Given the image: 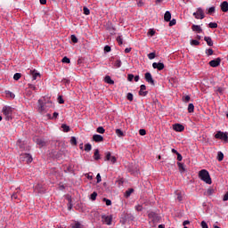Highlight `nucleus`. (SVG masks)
Instances as JSON below:
<instances>
[{"mask_svg":"<svg viewBox=\"0 0 228 228\" xmlns=\"http://www.w3.org/2000/svg\"><path fill=\"white\" fill-rule=\"evenodd\" d=\"M199 177L200 178L203 183H206V184H213V181L211 180V175H209V172L206 169H202L199 172Z\"/></svg>","mask_w":228,"mask_h":228,"instance_id":"f257e3e1","label":"nucleus"},{"mask_svg":"<svg viewBox=\"0 0 228 228\" xmlns=\"http://www.w3.org/2000/svg\"><path fill=\"white\" fill-rule=\"evenodd\" d=\"M14 109L10 106H4L2 109V113L5 117V120H12L13 118Z\"/></svg>","mask_w":228,"mask_h":228,"instance_id":"f03ea898","label":"nucleus"},{"mask_svg":"<svg viewBox=\"0 0 228 228\" xmlns=\"http://www.w3.org/2000/svg\"><path fill=\"white\" fill-rule=\"evenodd\" d=\"M52 106V102H48L47 103L44 104V102H42V100L38 101V111L41 113H45L47 111V108H51Z\"/></svg>","mask_w":228,"mask_h":228,"instance_id":"7ed1b4c3","label":"nucleus"},{"mask_svg":"<svg viewBox=\"0 0 228 228\" xmlns=\"http://www.w3.org/2000/svg\"><path fill=\"white\" fill-rule=\"evenodd\" d=\"M215 138L216 140H223L224 142H227V140H228V133L227 132L218 131L215 134Z\"/></svg>","mask_w":228,"mask_h":228,"instance_id":"20e7f679","label":"nucleus"},{"mask_svg":"<svg viewBox=\"0 0 228 228\" xmlns=\"http://www.w3.org/2000/svg\"><path fill=\"white\" fill-rule=\"evenodd\" d=\"M20 161H25L26 163H31L33 161V157L29 153H22L20 155Z\"/></svg>","mask_w":228,"mask_h":228,"instance_id":"39448f33","label":"nucleus"},{"mask_svg":"<svg viewBox=\"0 0 228 228\" xmlns=\"http://www.w3.org/2000/svg\"><path fill=\"white\" fill-rule=\"evenodd\" d=\"M193 16L195 17V19H200L202 20L204 19L206 16L204 15V10H202V8H198L197 12H193Z\"/></svg>","mask_w":228,"mask_h":228,"instance_id":"423d86ee","label":"nucleus"},{"mask_svg":"<svg viewBox=\"0 0 228 228\" xmlns=\"http://www.w3.org/2000/svg\"><path fill=\"white\" fill-rule=\"evenodd\" d=\"M105 161H110L112 164L117 163V158L115 156H111V152H106Z\"/></svg>","mask_w":228,"mask_h":228,"instance_id":"0eeeda50","label":"nucleus"},{"mask_svg":"<svg viewBox=\"0 0 228 228\" xmlns=\"http://www.w3.org/2000/svg\"><path fill=\"white\" fill-rule=\"evenodd\" d=\"M102 218L103 224H106V225H111V222L113 220V217H111V216H102Z\"/></svg>","mask_w":228,"mask_h":228,"instance_id":"6e6552de","label":"nucleus"},{"mask_svg":"<svg viewBox=\"0 0 228 228\" xmlns=\"http://www.w3.org/2000/svg\"><path fill=\"white\" fill-rule=\"evenodd\" d=\"M173 129L174 131H176L177 133H183V131H184V126L177 123L173 125Z\"/></svg>","mask_w":228,"mask_h":228,"instance_id":"1a4fd4ad","label":"nucleus"},{"mask_svg":"<svg viewBox=\"0 0 228 228\" xmlns=\"http://www.w3.org/2000/svg\"><path fill=\"white\" fill-rule=\"evenodd\" d=\"M144 77H145L147 83H149L150 85L154 86V78H152V75L151 74V72L145 73Z\"/></svg>","mask_w":228,"mask_h":228,"instance_id":"9d476101","label":"nucleus"},{"mask_svg":"<svg viewBox=\"0 0 228 228\" xmlns=\"http://www.w3.org/2000/svg\"><path fill=\"white\" fill-rule=\"evenodd\" d=\"M152 67L153 69H157V70H163L165 64H163V62H153Z\"/></svg>","mask_w":228,"mask_h":228,"instance_id":"9b49d317","label":"nucleus"},{"mask_svg":"<svg viewBox=\"0 0 228 228\" xmlns=\"http://www.w3.org/2000/svg\"><path fill=\"white\" fill-rule=\"evenodd\" d=\"M146 90H147V86H145V85H141L139 95L145 97V95H147V94H148V92Z\"/></svg>","mask_w":228,"mask_h":228,"instance_id":"f8f14e48","label":"nucleus"},{"mask_svg":"<svg viewBox=\"0 0 228 228\" xmlns=\"http://www.w3.org/2000/svg\"><path fill=\"white\" fill-rule=\"evenodd\" d=\"M30 75L32 76V81H37L40 77V72L37 71V69L30 70Z\"/></svg>","mask_w":228,"mask_h":228,"instance_id":"ddd939ff","label":"nucleus"},{"mask_svg":"<svg viewBox=\"0 0 228 228\" xmlns=\"http://www.w3.org/2000/svg\"><path fill=\"white\" fill-rule=\"evenodd\" d=\"M222 60L220 58H217L216 60H212L209 61V65L210 67H218V65H220Z\"/></svg>","mask_w":228,"mask_h":228,"instance_id":"4468645a","label":"nucleus"},{"mask_svg":"<svg viewBox=\"0 0 228 228\" xmlns=\"http://www.w3.org/2000/svg\"><path fill=\"white\" fill-rule=\"evenodd\" d=\"M220 6H221L222 12H224V13L228 12V3H227V1L223 2Z\"/></svg>","mask_w":228,"mask_h":228,"instance_id":"2eb2a0df","label":"nucleus"},{"mask_svg":"<svg viewBox=\"0 0 228 228\" xmlns=\"http://www.w3.org/2000/svg\"><path fill=\"white\" fill-rule=\"evenodd\" d=\"M93 140H94V142H103L104 137H102V135H101V134H94L93 136Z\"/></svg>","mask_w":228,"mask_h":228,"instance_id":"dca6fc26","label":"nucleus"},{"mask_svg":"<svg viewBox=\"0 0 228 228\" xmlns=\"http://www.w3.org/2000/svg\"><path fill=\"white\" fill-rule=\"evenodd\" d=\"M170 19H172V13H170L169 11H167L164 14V20H166V22H170Z\"/></svg>","mask_w":228,"mask_h":228,"instance_id":"f3484780","label":"nucleus"},{"mask_svg":"<svg viewBox=\"0 0 228 228\" xmlns=\"http://www.w3.org/2000/svg\"><path fill=\"white\" fill-rule=\"evenodd\" d=\"M35 141H36V143L39 145V147H44L45 145V142L43 141L42 138H36Z\"/></svg>","mask_w":228,"mask_h":228,"instance_id":"a211bd4d","label":"nucleus"},{"mask_svg":"<svg viewBox=\"0 0 228 228\" xmlns=\"http://www.w3.org/2000/svg\"><path fill=\"white\" fill-rule=\"evenodd\" d=\"M192 31L196 33H202V28L200 25H192Z\"/></svg>","mask_w":228,"mask_h":228,"instance_id":"6ab92c4d","label":"nucleus"},{"mask_svg":"<svg viewBox=\"0 0 228 228\" xmlns=\"http://www.w3.org/2000/svg\"><path fill=\"white\" fill-rule=\"evenodd\" d=\"M104 81L108 85H115V81H113V79H111V77H110V76H106L104 78Z\"/></svg>","mask_w":228,"mask_h":228,"instance_id":"aec40b11","label":"nucleus"},{"mask_svg":"<svg viewBox=\"0 0 228 228\" xmlns=\"http://www.w3.org/2000/svg\"><path fill=\"white\" fill-rule=\"evenodd\" d=\"M205 42H207L208 45H209V47H213V39H211L210 37H204Z\"/></svg>","mask_w":228,"mask_h":228,"instance_id":"412c9836","label":"nucleus"},{"mask_svg":"<svg viewBox=\"0 0 228 228\" xmlns=\"http://www.w3.org/2000/svg\"><path fill=\"white\" fill-rule=\"evenodd\" d=\"M114 67L116 69H120L122 67V61H120V59H117L114 62Z\"/></svg>","mask_w":228,"mask_h":228,"instance_id":"4be33fe9","label":"nucleus"},{"mask_svg":"<svg viewBox=\"0 0 228 228\" xmlns=\"http://www.w3.org/2000/svg\"><path fill=\"white\" fill-rule=\"evenodd\" d=\"M61 129L64 133H69V131H70V126L65 125V124H62L61 125Z\"/></svg>","mask_w":228,"mask_h":228,"instance_id":"5701e85b","label":"nucleus"},{"mask_svg":"<svg viewBox=\"0 0 228 228\" xmlns=\"http://www.w3.org/2000/svg\"><path fill=\"white\" fill-rule=\"evenodd\" d=\"M194 110H195V105H193V103H190L188 105V111H189V113H193Z\"/></svg>","mask_w":228,"mask_h":228,"instance_id":"b1692460","label":"nucleus"},{"mask_svg":"<svg viewBox=\"0 0 228 228\" xmlns=\"http://www.w3.org/2000/svg\"><path fill=\"white\" fill-rule=\"evenodd\" d=\"M96 133H99L100 134H104V133H106V130L104 129V127L99 126V127L96 129Z\"/></svg>","mask_w":228,"mask_h":228,"instance_id":"393cba45","label":"nucleus"},{"mask_svg":"<svg viewBox=\"0 0 228 228\" xmlns=\"http://www.w3.org/2000/svg\"><path fill=\"white\" fill-rule=\"evenodd\" d=\"M59 115H60V114H59L58 112H53V117H51V114H48L47 116H48V118H51L52 120H55V118H58Z\"/></svg>","mask_w":228,"mask_h":228,"instance_id":"a878e982","label":"nucleus"},{"mask_svg":"<svg viewBox=\"0 0 228 228\" xmlns=\"http://www.w3.org/2000/svg\"><path fill=\"white\" fill-rule=\"evenodd\" d=\"M116 134L118 136V138H122V136H124V132L118 128L116 129Z\"/></svg>","mask_w":228,"mask_h":228,"instance_id":"bb28decb","label":"nucleus"},{"mask_svg":"<svg viewBox=\"0 0 228 228\" xmlns=\"http://www.w3.org/2000/svg\"><path fill=\"white\" fill-rule=\"evenodd\" d=\"M217 159L218 161H224V153L222 151L217 152Z\"/></svg>","mask_w":228,"mask_h":228,"instance_id":"cd10ccee","label":"nucleus"},{"mask_svg":"<svg viewBox=\"0 0 228 228\" xmlns=\"http://www.w3.org/2000/svg\"><path fill=\"white\" fill-rule=\"evenodd\" d=\"M208 28H211V29H216V28H218V24L216 22H210L208 24Z\"/></svg>","mask_w":228,"mask_h":228,"instance_id":"c85d7f7f","label":"nucleus"},{"mask_svg":"<svg viewBox=\"0 0 228 228\" xmlns=\"http://www.w3.org/2000/svg\"><path fill=\"white\" fill-rule=\"evenodd\" d=\"M94 159H96V160L101 159V155L99 154L98 150H95Z\"/></svg>","mask_w":228,"mask_h":228,"instance_id":"c756f323","label":"nucleus"},{"mask_svg":"<svg viewBox=\"0 0 228 228\" xmlns=\"http://www.w3.org/2000/svg\"><path fill=\"white\" fill-rule=\"evenodd\" d=\"M85 151H86V152H90V151H92V144L86 143L85 145Z\"/></svg>","mask_w":228,"mask_h":228,"instance_id":"7c9ffc66","label":"nucleus"},{"mask_svg":"<svg viewBox=\"0 0 228 228\" xmlns=\"http://www.w3.org/2000/svg\"><path fill=\"white\" fill-rule=\"evenodd\" d=\"M178 168L181 172H184V165L181 162H177Z\"/></svg>","mask_w":228,"mask_h":228,"instance_id":"2f4dec72","label":"nucleus"},{"mask_svg":"<svg viewBox=\"0 0 228 228\" xmlns=\"http://www.w3.org/2000/svg\"><path fill=\"white\" fill-rule=\"evenodd\" d=\"M70 143H71V145H77V140L76 139L75 136L71 137Z\"/></svg>","mask_w":228,"mask_h":228,"instance_id":"473e14b6","label":"nucleus"},{"mask_svg":"<svg viewBox=\"0 0 228 228\" xmlns=\"http://www.w3.org/2000/svg\"><path fill=\"white\" fill-rule=\"evenodd\" d=\"M191 45H200V42H199V40L192 39L191 41Z\"/></svg>","mask_w":228,"mask_h":228,"instance_id":"72a5a7b5","label":"nucleus"},{"mask_svg":"<svg viewBox=\"0 0 228 228\" xmlns=\"http://www.w3.org/2000/svg\"><path fill=\"white\" fill-rule=\"evenodd\" d=\"M20 77H21L20 73H15L13 76L14 81H19V79H20Z\"/></svg>","mask_w":228,"mask_h":228,"instance_id":"f704fd0d","label":"nucleus"},{"mask_svg":"<svg viewBox=\"0 0 228 228\" xmlns=\"http://www.w3.org/2000/svg\"><path fill=\"white\" fill-rule=\"evenodd\" d=\"M6 95H8L9 97H11V99H15V94L10 92V91H6L5 92Z\"/></svg>","mask_w":228,"mask_h":228,"instance_id":"c9c22d12","label":"nucleus"},{"mask_svg":"<svg viewBox=\"0 0 228 228\" xmlns=\"http://www.w3.org/2000/svg\"><path fill=\"white\" fill-rule=\"evenodd\" d=\"M207 56H213V49L208 48L206 50Z\"/></svg>","mask_w":228,"mask_h":228,"instance_id":"e433bc0d","label":"nucleus"},{"mask_svg":"<svg viewBox=\"0 0 228 228\" xmlns=\"http://www.w3.org/2000/svg\"><path fill=\"white\" fill-rule=\"evenodd\" d=\"M175 193H176L177 200L181 202L183 200V195L181 194V192H178V191H176Z\"/></svg>","mask_w":228,"mask_h":228,"instance_id":"4c0bfd02","label":"nucleus"},{"mask_svg":"<svg viewBox=\"0 0 228 228\" xmlns=\"http://www.w3.org/2000/svg\"><path fill=\"white\" fill-rule=\"evenodd\" d=\"M91 200H95L97 199V192L94 191L90 196Z\"/></svg>","mask_w":228,"mask_h":228,"instance_id":"58836bf2","label":"nucleus"},{"mask_svg":"<svg viewBox=\"0 0 228 228\" xmlns=\"http://www.w3.org/2000/svg\"><path fill=\"white\" fill-rule=\"evenodd\" d=\"M148 58H149V60H154V58H156V53H150L148 54Z\"/></svg>","mask_w":228,"mask_h":228,"instance_id":"ea45409f","label":"nucleus"},{"mask_svg":"<svg viewBox=\"0 0 228 228\" xmlns=\"http://www.w3.org/2000/svg\"><path fill=\"white\" fill-rule=\"evenodd\" d=\"M123 40H124V39H122V36H118V37H117V42H118V44L119 45H122Z\"/></svg>","mask_w":228,"mask_h":228,"instance_id":"a19ab883","label":"nucleus"},{"mask_svg":"<svg viewBox=\"0 0 228 228\" xmlns=\"http://www.w3.org/2000/svg\"><path fill=\"white\" fill-rule=\"evenodd\" d=\"M139 134L141 136H145L147 134V131L145 129H140L139 130Z\"/></svg>","mask_w":228,"mask_h":228,"instance_id":"79ce46f5","label":"nucleus"},{"mask_svg":"<svg viewBox=\"0 0 228 228\" xmlns=\"http://www.w3.org/2000/svg\"><path fill=\"white\" fill-rule=\"evenodd\" d=\"M190 95H185V96H183V102H190Z\"/></svg>","mask_w":228,"mask_h":228,"instance_id":"37998d69","label":"nucleus"},{"mask_svg":"<svg viewBox=\"0 0 228 228\" xmlns=\"http://www.w3.org/2000/svg\"><path fill=\"white\" fill-rule=\"evenodd\" d=\"M103 202H105L106 206H111V200L104 198Z\"/></svg>","mask_w":228,"mask_h":228,"instance_id":"c03bdc74","label":"nucleus"},{"mask_svg":"<svg viewBox=\"0 0 228 228\" xmlns=\"http://www.w3.org/2000/svg\"><path fill=\"white\" fill-rule=\"evenodd\" d=\"M83 11L85 15H90V9H88V7H84Z\"/></svg>","mask_w":228,"mask_h":228,"instance_id":"a18cd8bd","label":"nucleus"},{"mask_svg":"<svg viewBox=\"0 0 228 228\" xmlns=\"http://www.w3.org/2000/svg\"><path fill=\"white\" fill-rule=\"evenodd\" d=\"M208 13L209 15H211V13H215V6L209 7L208 11Z\"/></svg>","mask_w":228,"mask_h":228,"instance_id":"49530a36","label":"nucleus"},{"mask_svg":"<svg viewBox=\"0 0 228 228\" xmlns=\"http://www.w3.org/2000/svg\"><path fill=\"white\" fill-rule=\"evenodd\" d=\"M71 41L73 42V44H77V37L75 35H72Z\"/></svg>","mask_w":228,"mask_h":228,"instance_id":"de8ad7c7","label":"nucleus"},{"mask_svg":"<svg viewBox=\"0 0 228 228\" xmlns=\"http://www.w3.org/2000/svg\"><path fill=\"white\" fill-rule=\"evenodd\" d=\"M208 195H213L215 193V189L209 188L207 191Z\"/></svg>","mask_w":228,"mask_h":228,"instance_id":"09e8293b","label":"nucleus"},{"mask_svg":"<svg viewBox=\"0 0 228 228\" xmlns=\"http://www.w3.org/2000/svg\"><path fill=\"white\" fill-rule=\"evenodd\" d=\"M126 99L130 102H133V94L131 93H128L127 95H126Z\"/></svg>","mask_w":228,"mask_h":228,"instance_id":"8fccbe9b","label":"nucleus"},{"mask_svg":"<svg viewBox=\"0 0 228 228\" xmlns=\"http://www.w3.org/2000/svg\"><path fill=\"white\" fill-rule=\"evenodd\" d=\"M62 63H70V59H69L68 57L62 58Z\"/></svg>","mask_w":228,"mask_h":228,"instance_id":"3c124183","label":"nucleus"},{"mask_svg":"<svg viewBox=\"0 0 228 228\" xmlns=\"http://www.w3.org/2000/svg\"><path fill=\"white\" fill-rule=\"evenodd\" d=\"M136 211H143V207L142 205L135 206Z\"/></svg>","mask_w":228,"mask_h":228,"instance_id":"603ef678","label":"nucleus"},{"mask_svg":"<svg viewBox=\"0 0 228 228\" xmlns=\"http://www.w3.org/2000/svg\"><path fill=\"white\" fill-rule=\"evenodd\" d=\"M28 88H30V90H34L36 92L37 90V86L33 85V84H28Z\"/></svg>","mask_w":228,"mask_h":228,"instance_id":"864d4df0","label":"nucleus"},{"mask_svg":"<svg viewBox=\"0 0 228 228\" xmlns=\"http://www.w3.org/2000/svg\"><path fill=\"white\" fill-rule=\"evenodd\" d=\"M134 190L133 189H130L128 191H126V197H130L131 196V193H133Z\"/></svg>","mask_w":228,"mask_h":228,"instance_id":"5fc2aeb1","label":"nucleus"},{"mask_svg":"<svg viewBox=\"0 0 228 228\" xmlns=\"http://www.w3.org/2000/svg\"><path fill=\"white\" fill-rule=\"evenodd\" d=\"M201 227L202 228H209V226H208V223H206V221L201 222Z\"/></svg>","mask_w":228,"mask_h":228,"instance_id":"6e6d98bb","label":"nucleus"},{"mask_svg":"<svg viewBox=\"0 0 228 228\" xmlns=\"http://www.w3.org/2000/svg\"><path fill=\"white\" fill-rule=\"evenodd\" d=\"M176 22L175 19H173L172 20H169V26H175Z\"/></svg>","mask_w":228,"mask_h":228,"instance_id":"4d7b16f0","label":"nucleus"},{"mask_svg":"<svg viewBox=\"0 0 228 228\" xmlns=\"http://www.w3.org/2000/svg\"><path fill=\"white\" fill-rule=\"evenodd\" d=\"M148 33H149V35H151V37H154V35H156V31L152 28L150 29Z\"/></svg>","mask_w":228,"mask_h":228,"instance_id":"13d9d810","label":"nucleus"},{"mask_svg":"<svg viewBox=\"0 0 228 228\" xmlns=\"http://www.w3.org/2000/svg\"><path fill=\"white\" fill-rule=\"evenodd\" d=\"M104 51H105V53H110L111 51V47L110 45H106L104 47Z\"/></svg>","mask_w":228,"mask_h":228,"instance_id":"bf43d9fd","label":"nucleus"},{"mask_svg":"<svg viewBox=\"0 0 228 228\" xmlns=\"http://www.w3.org/2000/svg\"><path fill=\"white\" fill-rule=\"evenodd\" d=\"M96 180H97V183H101V181H102V179L101 178V174H97L96 175Z\"/></svg>","mask_w":228,"mask_h":228,"instance_id":"052dcab7","label":"nucleus"},{"mask_svg":"<svg viewBox=\"0 0 228 228\" xmlns=\"http://www.w3.org/2000/svg\"><path fill=\"white\" fill-rule=\"evenodd\" d=\"M127 79L128 81H133V79H134V75L129 74Z\"/></svg>","mask_w":228,"mask_h":228,"instance_id":"680f3d73","label":"nucleus"},{"mask_svg":"<svg viewBox=\"0 0 228 228\" xmlns=\"http://www.w3.org/2000/svg\"><path fill=\"white\" fill-rule=\"evenodd\" d=\"M58 102H59V104H63V102H65V101H63V98H61V96H59Z\"/></svg>","mask_w":228,"mask_h":228,"instance_id":"e2e57ef3","label":"nucleus"},{"mask_svg":"<svg viewBox=\"0 0 228 228\" xmlns=\"http://www.w3.org/2000/svg\"><path fill=\"white\" fill-rule=\"evenodd\" d=\"M223 200L224 202H226V200H228V191L224 195Z\"/></svg>","mask_w":228,"mask_h":228,"instance_id":"0e129e2a","label":"nucleus"},{"mask_svg":"<svg viewBox=\"0 0 228 228\" xmlns=\"http://www.w3.org/2000/svg\"><path fill=\"white\" fill-rule=\"evenodd\" d=\"M177 159L179 160V161H183V155H181V153H177Z\"/></svg>","mask_w":228,"mask_h":228,"instance_id":"69168bd1","label":"nucleus"},{"mask_svg":"<svg viewBox=\"0 0 228 228\" xmlns=\"http://www.w3.org/2000/svg\"><path fill=\"white\" fill-rule=\"evenodd\" d=\"M90 174H92V173L87 174L86 177H87V179H89V181H92V179H94V176Z\"/></svg>","mask_w":228,"mask_h":228,"instance_id":"338daca9","label":"nucleus"},{"mask_svg":"<svg viewBox=\"0 0 228 228\" xmlns=\"http://www.w3.org/2000/svg\"><path fill=\"white\" fill-rule=\"evenodd\" d=\"M183 226L190 225V221L189 220L183 221Z\"/></svg>","mask_w":228,"mask_h":228,"instance_id":"774afa93","label":"nucleus"}]
</instances>
